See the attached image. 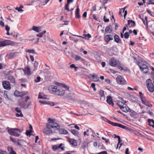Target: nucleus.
Masks as SVG:
<instances>
[{
  "label": "nucleus",
  "instance_id": "7",
  "mask_svg": "<svg viewBox=\"0 0 154 154\" xmlns=\"http://www.w3.org/2000/svg\"><path fill=\"white\" fill-rule=\"evenodd\" d=\"M107 122L108 123L111 125L113 126H117L120 127L122 128L126 129H128V127H127L126 126H124L122 124L119 123L112 122L108 120V121H107Z\"/></svg>",
  "mask_w": 154,
  "mask_h": 154
},
{
  "label": "nucleus",
  "instance_id": "39",
  "mask_svg": "<svg viewBox=\"0 0 154 154\" xmlns=\"http://www.w3.org/2000/svg\"><path fill=\"white\" fill-rule=\"evenodd\" d=\"M53 128H57L59 127V125L56 123L54 121H53V126L52 127Z\"/></svg>",
  "mask_w": 154,
  "mask_h": 154
},
{
  "label": "nucleus",
  "instance_id": "62",
  "mask_svg": "<svg viewBox=\"0 0 154 154\" xmlns=\"http://www.w3.org/2000/svg\"><path fill=\"white\" fill-rule=\"evenodd\" d=\"M36 36L39 37H43V35L41 33V32L39 33L38 34H37Z\"/></svg>",
  "mask_w": 154,
  "mask_h": 154
},
{
  "label": "nucleus",
  "instance_id": "46",
  "mask_svg": "<svg viewBox=\"0 0 154 154\" xmlns=\"http://www.w3.org/2000/svg\"><path fill=\"white\" fill-rule=\"evenodd\" d=\"M58 148V146L56 145L53 146L52 147V149L54 151H56Z\"/></svg>",
  "mask_w": 154,
  "mask_h": 154
},
{
  "label": "nucleus",
  "instance_id": "3",
  "mask_svg": "<svg viewBox=\"0 0 154 154\" xmlns=\"http://www.w3.org/2000/svg\"><path fill=\"white\" fill-rule=\"evenodd\" d=\"M109 64L110 66H112L118 67L121 70H122L124 69L122 67L120 66V63L115 58H112L111 59L109 62Z\"/></svg>",
  "mask_w": 154,
  "mask_h": 154
},
{
  "label": "nucleus",
  "instance_id": "14",
  "mask_svg": "<svg viewBox=\"0 0 154 154\" xmlns=\"http://www.w3.org/2000/svg\"><path fill=\"white\" fill-rule=\"evenodd\" d=\"M112 30V26L111 25L106 27L105 29V32L107 33L110 34L111 33Z\"/></svg>",
  "mask_w": 154,
  "mask_h": 154
},
{
  "label": "nucleus",
  "instance_id": "58",
  "mask_svg": "<svg viewBox=\"0 0 154 154\" xmlns=\"http://www.w3.org/2000/svg\"><path fill=\"white\" fill-rule=\"evenodd\" d=\"M142 21L144 23V24L145 25H146V26H147V21H145V20L143 19V18H142Z\"/></svg>",
  "mask_w": 154,
  "mask_h": 154
},
{
  "label": "nucleus",
  "instance_id": "41",
  "mask_svg": "<svg viewBox=\"0 0 154 154\" xmlns=\"http://www.w3.org/2000/svg\"><path fill=\"white\" fill-rule=\"evenodd\" d=\"M81 59V57L79 56L78 55H76L75 57L74 58V59L75 61H78Z\"/></svg>",
  "mask_w": 154,
  "mask_h": 154
},
{
  "label": "nucleus",
  "instance_id": "34",
  "mask_svg": "<svg viewBox=\"0 0 154 154\" xmlns=\"http://www.w3.org/2000/svg\"><path fill=\"white\" fill-rule=\"evenodd\" d=\"M146 4L147 5L150 4L154 5V0H148Z\"/></svg>",
  "mask_w": 154,
  "mask_h": 154
},
{
  "label": "nucleus",
  "instance_id": "42",
  "mask_svg": "<svg viewBox=\"0 0 154 154\" xmlns=\"http://www.w3.org/2000/svg\"><path fill=\"white\" fill-rule=\"evenodd\" d=\"M96 9V5H95L92 7L91 10V12H93V11H95Z\"/></svg>",
  "mask_w": 154,
  "mask_h": 154
},
{
  "label": "nucleus",
  "instance_id": "15",
  "mask_svg": "<svg viewBox=\"0 0 154 154\" xmlns=\"http://www.w3.org/2000/svg\"><path fill=\"white\" fill-rule=\"evenodd\" d=\"M128 23L130 28L134 27L136 26L135 22L131 20H128Z\"/></svg>",
  "mask_w": 154,
  "mask_h": 154
},
{
  "label": "nucleus",
  "instance_id": "56",
  "mask_svg": "<svg viewBox=\"0 0 154 154\" xmlns=\"http://www.w3.org/2000/svg\"><path fill=\"white\" fill-rule=\"evenodd\" d=\"M15 111L18 113H22L21 111L18 107H16L15 109Z\"/></svg>",
  "mask_w": 154,
  "mask_h": 154
},
{
  "label": "nucleus",
  "instance_id": "26",
  "mask_svg": "<svg viewBox=\"0 0 154 154\" xmlns=\"http://www.w3.org/2000/svg\"><path fill=\"white\" fill-rule=\"evenodd\" d=\"M21 94V92L16 90L14 92V95L17 97H23V95H22Z\"/></svg>",
  "mask_w": 154,
  "mask_h": 154
},
{
  "label": "nucleus",
  "instance_id": "20",
  "mask_svg": "<svg viewBox=\"0 0 154 154\" xmlns=\"http://www.w3.org/2000/svg\"><path fill=\"white\" fill-rule=\"evenodd\" d=\"M75 17L76 19L79 18L80 17V15L79 14V6H77L76 11L75 12Z\"/></svg>",
  "mask_w": 154,
  "mask_h": 154
},
{
  "label": "nucleus",
  "instance_id": "4",
  "mask_svg": "<svg viewBox=\"0 0 154 154\" xmlns=\"http://www.w3.org/2000/svg\"><path fill=\"white\" fill-rule=\"evenodd\" d=\"M8 132L11 135L17 137L20 135L21 131L19 129L17 128H11L8 130Z\"/></svg>",
  "mask_w": 154,
  "mask_h": 154
},
{
  "label": "nucleus",
  "instance_id": "13",
  "mask_svg": "<svg viewBox=\"0 0 154 154\" xmlns=\"http://www.w3.org/2000/svg\"><path fill=\"white\" fill-rule=\"evenodd\" d=\"M116 102V104L119 106L120 109H122L124 108L123 106L125 104L124 103L119 100H117Z\"/></svg>",
  "mask_w": 154,
  "mask_h": 154
},
{
  "label": "nucleus",
  "instance_id": "36",
  "mask_svg": "<svg viewBox=\"0 0 154 154\" xmlns=\"http://www.w3.org/2000/svg\"><path fill=\"white\" fill-rule=\"evenodd\" d=\"M27 52L29 53H32L35 54H37L36 53L35 51L33 49L29 50L28 49L26 51Z\"/></svg>",
  "mask_w": 154,
  "mask_h": 154
},
{
  "label": "nucleus",
  "instance_id": "63",
  "mask_svg": "<svg viewBox=\"0 0 154 154\" xmlns=\"http://www.w3.org/2000/svg\"><path fill=\"white\" fill-rule=\"evenodd\" d=\"M98 154H107V153L106 151H103L98 153Z\"/></svg>",
  "mask_w": 154,
  "mask_h": 154
},
{
  "label": "nucleus",
  "instance_id": "24",
  "mask_svg": "<svg viewBox=\"0 0 154 154\" xmlns=\"http://www.w3.org/2000/svg\"><path fill=\"white\" fill-rule=\"evenodd\" d=\"M38 98L40 99H47V96L46 95H44L42 93H40L38 95Z\"/></svg>",
  "mask_w": 154,
  "mask_h": 154
},
{
  "label": "nucleus",
  "instance_id": "18",
  "mask_svg": "<svg viewBox=\"0 0 154 154\" xmlns=\"http://www.w3.org/2000/svg\"><path fill=\"white\" fill-rule=\"evenodd\" d=\"M141 101L143 104L149 107L152 106V105L150 103V102L147 100H146L145 99Z\"/></svg>",
  "mask_w": 154,
  "mask_h": 154
},
{
  "label": "nucleus",
  "instance_id": "48",
  "mask_svg": "<svg viewBox=\"0 0 154 154\" xmlns=\"http://www.w3.org/2000/svg\"><path fill=\"white\" fill-rule=\"evenodd\" d=\"M39 102L43 104H49L46 101H39Z\"/></svg>",
  "mask_w": 154,
  "mask_h": 154
},
{
  "label": "nucleus",
  "instance_id": "59",
  "mask_svg": "<svg viewBox=\"0 0 154 154\" xmlns=\"http://www.w3.org/2000/svg\"><path fill=\"white\" fill-rule=\"evenodd\" d=\"M41 40L43 42H45L46 41V37L45 36H44Z\"/></svg>",
  "mask_w": 154,
  "mask_h": 154
},
{
  "label": "nucleus",
  "instance_id": "16",
  "mask_svg": "<svg viewBox=\"0 0 154 154\" xmlns=\"http://www.w3.org/2000/svg\"><path fill=\"white\" fill-rule=\"evenodd\" d=\"M23 71L25 74H26L28 75H30L31 74V72L29 67H25L23 69Z\"/></svg>",
  "mask_w": 154,
  "mask_h": 154
},
{
  "label": "nucleus",
  "instance_id": "33",
  "mask_svg": "<svg viewBox=\"0 0 154 154\" xmlns=\"http://www.w3.org/2000/svg\"><path fill=\"white\" fill-rule=\"evenodd\" d=\"M133 132L134 134L137 135V136H140L141 137H144L143 135L136 131H134Z\"/></svg>",
  "mask_w": 154,
  "mask_h": 154
},
{
  "label": "nucleus",
  "instance_id": "22",
  "mask_svg": "<svg viewBox=\"0 0 154 154\" xmlns=\"http://www.w3.org/2000/svg\"><path fill=\"white\" fill-rule=\"evenodd\" d=\"M69 142L73 146H76L77 145L76 140L73 139H70Z\"/></svg>",
  "mask_w": 154,
  "mask_h": 154
},
{
  "label": "nucleus",
  "instance_id": "57",
  "mask_svg": "<svg viewBox=\"0 0 154 154\" xmlns=\"http://www.w3.org/2000/svg\"><path fill=\"white\" fill-rule=\"evenodd\" d=\"M4 97L5 99H7V100L9 99L7 94L6 93H4Z\"/></svg>",
  "mask_w": 154,
  "mask_h": 154
},
{
  "label": "nucleus",
  "instance_id": "43",
  "mask_svg": "<svg viewBox=\"0 0 154 154\" xmlns=\"http://www.w3.org/2000/svg\"><path fill=\"white\" fill-rule=\"evenodd\" d=\"M40 79L41 78L40 77H37L36 78V79H35L34 81L36 83L39 82L40 81Z\"/></svg>",
  "mask_w": 154,
  "mask_h": 154
},
{
  "label": "nucleus",
  "instance_id": "50",
  "mask_svg": "<svg viewBox=\"0 0 154 154\" xmlns=\"http://www.w3.org/2000/svg\"><path fill=\"white\" fill-rule=\"evenodd\" d=\"M70 67L71 68H74L75 70H76V69H78V67L75 66V65L74 64H72L70 65Z\"/></svg>",
  "mask_w": 154,
  "mask_h": 154
},
{
  "label": "nucleus",
  "instance_id": "10",
  "mask_svg": "<svg viewBox=\"0 0 154 154\" xmlns=\"http://www.w3.org/2000/svg\"><path fill=\"white\" fill-rule=\"evenodd\" d=\"M31 102H29L27 104L25 103L24 102H23L20 104V105L22 108L24 109H26L28 108L29 106L31 105Z\"/></svg>",
  "mask_w": 154,
  "mask_h": 154
},
{
  "label": "nucleus",
  "instance_id": "30",
  "mask_svg": "<svg viewBox=\"0 0 154 154\" xmlns=\"http://www.w3.org/2000/svg\"><path fill=\"white\" fill-rule=\"evenodd\" d=\"M59 132L60 134H68V131L67 130L63 129H61L59 130Z\"/></svg>",
  "mask_w": 154,
  "mask_h": 154
},
{
  "label": "nucleus",
  "instance_id": "12",
  "mask_svg": "<svg viewBox=\"0 0 154 154\" xmlns=\"http://www.w3.org/2000/svg\"><path fill=\"white\" fill-rule=\"evenodd\" d=\"M106 102L109 105H111L112 106H113L114 104L112 102V99L111 96H108L107 97Z\"/></svg>",
  "mask_w": 154,
  "mask_h": 154
},
{
  "label": "nucleus",
  "instance_id": "40",
  "mask_svg": "<svg viewBox=\"0 0 154 154\" xmlns=\"http://www.w3.org/2000/svg\"><path fill=\"white\" fill-rule=\"evenodd\" d=\"M124 37L126 39H128L129 38V33L128 32H126L124 34Z\"/></svg>",
  "mask_w": 154,
  "mask_h": 154
},
{
  "label": "nucleus",
  "instance_id": "9",
  "mask_svg": "<svg viewBox=\"0 0 154 154\" xmlns=\"http://www.w3.org/2000/svg\"><path fill=\"white\" fill-rule=\"evenodd\" d=\"M3 87L5 89L9 90L11 89V85L10 82L8 81H5L2 82Z\"/></svg>",
  "mask_w": 154,
  "mask_h": 154
},
{
  "label": "nucleus",
  "instance_id": "23",
  "mask_svg": "<svg viewBox=\"0 0 154 154\" xmlns=\"http://www.w3.org/2000/svg\"><path fill=\"white\" fill-rule=\"evenodd\" d=\"M42 27H36L33 26L32 28V30L36 32H39L41 31Z\"/></svg>",
  "mask_w": 154,
  "mask_h": 154
},
{
  "label": "nucleus",
  "instance_id": "54",
  "mask_svg": "<svg viewBox=\"0 0 154 154\" xmlns=\"http://www.w3.org/2000/svg\"><path fill=\"white\" fill-rule=\"evenodd\" d=\"M147 121L148 123H151L152 122L153 124H154V120L152 119H148L147 120Z\"/></svg>",
  "mask_w": 154,
  "mask_h": 154
},
{
  "label": "nucleus",
  "instance_id": "53",
  "mask_svg": "<svg viewBox=\"0 0 154 154\" xmlns=\"http://www.w3.org/2000/svg\"><path fill=\"white\" fill-rule=\"evenodd\" d=\"M8 150L9 151V153H10L13 150V149L12 147L10 146H8Z\"/></svg>",
  "mask_w": 154,
  "mask_h": 154
},
{
  "label": "nucleus",
  "instance_id": "21",
  "mask_svg": "<svg viewBox=\"0 0 154 154\" xmlns=\"http://www.w3.org/2000/svg\"><path fill=\"white\" fill-rule=\"evenodd\" d=\"M114 41L117 43H122V42L121 40L120 39V38L119 36L117 35H116L114 36Z\"/></svg>",
  "mask_w": 154,
  "mask_h": 154
},
{
  "label": "nucleus",
  "instance_id": "47",
  "mask_svg": "<svg viewBox=\"0 0 154 154\" xmlns=\"http://www.w3.org/2000/svg\"><path fill=\"white\" fill-rule=\"evenodd\" d=\"M146 11L147 12V13L151 16H152V17H154V15H153V14H152L151 12L150 11V10H149V9H147L146 10Z\"/></svg>",
  "mask_w": 154,
  "mask_h": 154
},
{
  "label": "nucleus",
  "instance_id": "60",
  "mask_svg": "<svg viewBox=\"0 0 154 154\" xmlns=\"http://www.w3.org/2000/svg\"><path fill=\"white\" fill-rule=\"evenodd\" d=\"M101 119H103L104 121L106 122H107L108 120V119L103 116H101Z\"/></svg>",
  "mask_w": 154,
  "mask_h": 154
},
{
  "label": "nucleus",
  "instance_id": "25",
  "mask_svg": "<svg viewBox=\"0 0 154 154\" xmlns=\"http://www.w3.org/2000/svg\"><path fill=\"white\" fill-rule=\"evenodd\" d=\"M8 79L11 83L14 84L15 83V79L13 76L11 75H9L8 77Z\"/></svg>",
  "mask_w": 154,
  "mask_h": 154
},
{
  "label": "nucleus",
  "instance_id": "5",
  "mask_svg": "<svg viewBox=\"0 0 154 154\" xmlns=\"http://www.w3.org/2000/svg\"><path fill=\"white\" fill-rule=\"evenodd\" d=\"M146 85L148 90L150 92L154 91V86L151 80L147 79L146 81Z\"/></svg>",
  "mask_w": 154,
  "mask_h": 154
},
{
  "label": "nucleus",
  "instance_id": "44",
  "mask_svg": "<svg viewBox=\"0 0 154 154\" xmlns=\"http://www.w3.org/2000/svg\"><path fill=\"white\" fill-rule=\"evenodd\" d=\"M139 96H140V99L141 101H142V100H143L145 99L143 98V96H142V94L141 93V92H139Z\"/></svg>",
  "mask_w": 154,
  "mask_h": 154
},
{
  "label": "nucleus",
  "instance_id": "45",
  "mask_svg": "<svg viewBox=\"0 0 154 154\" xmlns=\"http://www.w3.org/2000/svg\"><path fill=\"white\" fill-rule=\"evenodd\" d=\"M19 113V114L18 113H17L16 114V117H23V114L22 113Z\"/></svg>",
  "mask_w": 154,
  "mask_h": 154
},
{
  "label": "nucleus",
  "instance_id": "51",
  "mask_svg": "<svg viewBox=\"0 0 154 154\" xmlns=\"http://www.w3.org/2000/svg\"><path fill=\"white\" fill-rule=\"evenodd\" d=\"M34 65L35 66V70L37 69V67L38 65V63L37 61H35L34 63Z\"/></svg>",
  "mask_w": 154,
  "mask_h": 154
},
{
  "label": "nucleus",
  "instance_id": "17",
  "mask_svg": "<svg viewBox=\"0 0 154 154\" xmlns=\"http://www.w3.org/2000/svg\"><path fill=\"white\" fill-rule=\"evenodd\" d=\"M43 132L46 134H50L52 133V130L50 128H47L44 129L43 130Z\"/></svg>",
  "mask_w": 154,
  "mask_h": 154
},
{
  "label": "nucleus",
  "instance_id": "6",
  "mask_svg": "<svg viewBox=\"0 0 154 154\" xmlns=\"http://www.w3.org/2000/svg\"><path fill=\"white\" fill-rule=\"evenodd\" d=\"M14 42L10 40H7L0 42V47L7 45H14Z\"/></svg>",
  "mask_w": 154,
  "mask_h": 154
},
{
  "label": "nucleus",
  "instance_id": "64",
  "mask_svg": "<svg viewBox=\"0 0 154 154\" xmlns=\"http://www.w3.org/2000/svg\"><path fill=\"white\" fill-rule=\"evenodd\" d=\"M31 134V132L29 131L28 130H26V134L28 136L29 135H30Z\"/></svg>",
  "mask_w": 154,
  "mask_h": 154
},
{
  "label": "nucleus",
  "instance_id": "1",
  "mask_svg": "<svg viewBox=\"0 0 154 154\" xmlns=\"http://www.w3.org/2000/svg\"><path fill=\"white\" fill-rule=\"evenodd\" d=\"M49 89L52 92V93L58 96H63L65 93L64 90L56 85H51Z\"/></svg>",
  "mask_w": 154,
  "mask_h": 154
},
{
  "label": "nucleus",
  "instance_id": "8",
  "mask_svg": "<svg viewBox=\"0 0 154 154\" xmlns=\"http://www.w3.org/2000/svg\"><path fill=\"white\" fill-rule=\"evenodd\" d=\"M117 83L121 85H125L126 81L121 76H118L116 79Z\"/></svg>",
  "mask_w": 154,
  "mask_h": 154
},
{
  "label": "nucleus",
  "instance_id": "27",
  "mask_svg": "<svg viewBox=\"0 0 154 154\" xmlns=\"http://www.w3.org/2000/svg\"><path fill=\"white\" fill-rule=\"evenodd\" d=\"M100 99L104 100L105 97L104 91L103 90H100Z\"/></svg>",
  "mask_w": 154,
  "mask_h": 154
},
{
  "label": "nucleus",
  "instance_id": "2",
  "mask_svg": "<svg viewBox=\"0 0 154 154\" xmlns=\"http://www.w3.org/2000/svg\"><path fill=\"white\" fill-rule=\"evenodd\" d=\"M138 66L142 73L146 74L149 71V69L147 65L146 62H142L138 63Z\"/></svg>",
  "mask_w": 154,
  "mask_h": 154
},
{
  "label": "nucleus",
  "instance_id": "29",
  "mask_svg": "<svg viewBox=\"0 0 154 154\" xmlns=\"http://www.w3.org/2000/svg\"><path fill=\"white\" fill-rule=\"evenodd\" d=\"M91 77L93 81L94 82H97L99 80V77L96 75H93Z\"/></svg>",
  "mask_w": 154,
  "mask_h": 154
},
{
  "label": "nucleus",
  "instance_id": "11",
  "mask_svg": "<svg viewBox=\"0 0 154 154\" xmlns=\"http://www.w3.org/2000/svg\"><path fill=\"white\" fill-rule=\"evenodd\" d=\"M113 39L112 36L110 34L107 35L104 37V40L107 43H108L110 40Z\"/></svg>",
  "mask_w": 154,
  "mask_h": 154
},
{
  "label": "nucleus",
  "instance_id": "19",
  "mask_svg": "<svg viewBox=\"0 0 154 154\" xmlns=\"http://www.w3.org/2000/svg\"><path fill=\"white\" fill-rule=\"evenodd\" d=\"M48 123L46 125V127L47 128H53L52 127L53 126V120L50 118H49L48 120Z\"/></svg>",
  "mask_w": 154,
  "mask_h": 154
},
{
  "label": "nucleus",
  "instance_id": "61",
  "mask_svg": "<svg viewBox=\"0 0 154 154\" xmlns=\"http://www.w3.org/2000/svg\"><path fill=\"white\" fill-rule=\"evenodd\" d=\"M10 139L11 140V141L13 142L14 143H16V142H17V141L15 140L12 137H10Z\"/></svg>",
  "mask_w": 154,
  "mask_h": 154
},
{
  "label": "nucleus",
  "instance_id": "49",
  "mask_svg": "<svg viewBox=\"0 0 154 154\" xmlns=\"http://www.w3.org/2000/svg\"><path fill=\"white\" fill-rule=\"evenodd\" d=\"M125 8H126V7H124V10L123 11V12H124V19H125V16L127 14V11L126 10L125 11Z\"/></svg>",
  "mask_w": 154,
  "mask_h": 154
},
{
  "label": "nucleus",
  "instance_id": "35",
  "mask_svg": "<svg viewBox=\"0 0 154 154\" xmlns=\"http://www.w3.org/2000/svg\"><path fill=\"white\" fill-rule=\"evenodd\" d=\"M62 86L66 90H68L69 88V86L65 85L64 84L62 83L61 84Z\"/></svg>",
  "mask_w": 154,
  "mask_h": 154
},
{
  "label": "nucleus",
  "instance_id": "31",
  "mask_svg": "<svg viewBox=\"0 0 154 154\" xmlns=\"http://www.w3.org/2000/svg\"><path fill=\"white\" fill-rule=\"evenodd\" d=\"M123 107L124 108L121 109L124 112H127L130 109L129 107H128L125 104L123 106Z\"/></svg>",
  "mask_w": 154,
  "mask_h": 154
},
{
  "label": "nucleus",
  "instance_id": "28",
  "mask_svg": "<svg viewBox=\"0 0 154 154\" xmlns=\"http://www.w3.org/2000/svg\"><path fill=\"white\" fill-rule=\"evenodd\" d=\"M129 112L130 113V115L134 117H136L137 116V113L133 110L130 109Z\"/></svg>",
  "mask_w": 154,
  "mask_h": 154
},
{
  "label": "nucleus",
  "instance_id": "32",
  "mask_svg": "<svg viewBox=\"0 0 154 154\" xmlns=\"http://www.w3.org/2000/svg\"><path fill=\"white\" fill-rule=\"evenodd\" d=\"M71 133L75 136H77L78 135V131L72 129L70 130Z\"/></svg>",
  "mask_w": 154,
  "mask_h": 154
},
{
  "label": "nucleus",
  "instance_id": "37",
  "mask_svg": "<svg viewBox=\"0 0 154 154\" xmlns=\"http://www.w3.org/2000/svg\"><path fill=\"white\" fill-rule=\"evenodd\" d=\"M116 137L118 139V143L117 144V147L116 148H117L119 144L120 143V142H121V140L119 136L118 135V136L115 135V137H114V138H116Z\"/></svg>",
  "mask_w": 154,
  "mask_h": 154
},
{
  "label": "nucleus",
  "instance_id": "38",
  "mask_svg": "<svg viewBox=\"0 0 154 154\" xmlns=\"http://www.w3.org/2000/svg\"><path fill=\"white\" fill-rule=\"evenodd\" d=\"M67 2V4L65 6V9L68 10L69 11L70 10L68 7L69 6V4L70 3L69 2Z\"/></svg>",
  "mask_w": 154,
  "mask_h": 154
},
{
  "label": "nucleus",
  "instance_id": "52",
  "mask_svg": "<svg viewBox=\"0 0 154 154\" xmlns=\"http://www.w3.org/2000/svg\"><path fill=\"white\" fill-rule=\"evenodd\" d=\"M83 35L85 36V37H86L88 38H90L91 37V35L89 34H84Z\"/></svg>",
  "mask_w": 154,
  "mask_h": 154
},
{
  "label": "nucleus",
  "instance_id": "55",
  "mask_svg": "<svg viewBox=\"0 0 154 154\" xmlns=\"http://www.w3.org/2000/svg\"><path fill=\"white\" fill-rule=\"evenodd\" d=\"M22 140H17V143L18 145L21 146V143L20 142Z\"/></svg>",
  "mask_w": 154,
  "mask_h": 154
}]
</instances>
